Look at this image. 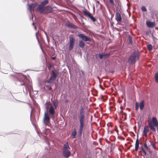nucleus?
I'll use <instances>...</instances> for the list:
<instances>
[{"label":"nucleus","mask_w":158,"mask_h":158,"mask_svg":"<svg viewBox=\"0 0 158 158\" xmlns=\"http://www.w3.org/2000/svg\"><path fill=\"white\" fill-rule=\"evenodd\" d=\"M28 82L29 83L28 84L26 85L23 81H22V80H20L18 78L16 82V84L20 85H24L25 88V91L24 90H23L24 93L26 94H27V89L29 92V95H30L31 92H33V91L32 86L31 83L30 82L29 80L28 81Z\"/></svg>","instance_id":"1"},{"label":"nucleus","mask_w":158,"mask_h":158,"mask_svg":"<svg viewBox=\"0 0 158 158\" xmlns=\"http://www.w3.org/2000/svg\"><path fill=\"white\" fill-rule=\"evenodd\" d=\"M140 54L139 52L137 51H134L130 56L127 60L129 64H135L139 58Z\"/></svg>","instance_id":"2"},{"label":"nucleus","mask_w":158,"mask_h":158,"mask_svg":"<svg viewBox=\"0 0 158 158\" xmlns=\"http://www.w3.org/2000/svg\"><path fill=\"white\" fill-rule=\"evenodd\" d=\"M148 125L150 129L153 132H155L156 131L155 127H156L157 130H158V121L155 117H153L152 121L148 122Z\"/></svg>","instance_id":"3"},{"label":"nucleus","mask_w":158,"mask_h":158,"mask_svg":"<svg viewBox=\"0 0 158 158\" xmlns=\"http://www.w3.org/2000/svg\"><path fill=\"white\" fill-rule=\"evenodd\" d=\"M55 72L53 70H52V73L51 76L48 81V83L53 82L56 79L58 75V72L57 70H55Z\"/></svg>","instance_id":"4"},{"label":"nucleus","mask_w":158,"mask_h":158,"mask_svg":"<svg viewBox=\"0 0 158 158\" xmlns=\"http://www.w3.org/2000/svg\"><path fill=\"white\" fill-rule=\"evenodd\" d=\"M52 10L53 9L51 7L47 6L43 7L42 10L38 11L41 14H46L51 13Z\"/></svg>","instance_id":"5"},{"label":"nucleus","mask_w":158,"mask_h":158,"mask_svg":"<svg viewBox=\"0 0 158 158\" xmlns=\"http://www.w3.org/2000/svg\"><path fill=\"white\" fill-rule=\"evenodd\" d=\"M44 124L45 126L48 125L50 122V117L47 111H45L43 120Z\"/></svg>","instance_id":"6"},{"label":"nucleus","mask_w":158,"mask_h":158,"mask_svg":"<svg viewBox=\"0 0 158 158\" xmlns=\"http://www.w3.org/2000/svg\"><path fill=\"white\" fill-rule=\"evenodd\" d=\"M69 44L68 50L69 51H71L73 49L74 45V38L73 36H69Z\"/></svg>","instance_id":"7"},{"label":"nucleus","mask_w":158,"mask_h":158,"mask_svg":"<svg viewBox=\"0 0 158 158\" xmlns=\"http://www.w3.org/2000/svg\"><path fill=\"white\" fill-rule=\"evenodd\" d=\"M48 3V0H44L42 2L41 4L39 5L37 9V10H43V8L44 6L47 4Z\"/></svg>","instance_id":"8"},{"label":"nucleus","mask_w":158,"mask_h":158,"mask_svg":"<svg viewBox=\"0 0 158 158\" xmlns=\"http://www.w3.org/2000/svg\"><path fill=\"white\" fill-rule=\"evenodd\" d=\"M80 125L79 128L85 129V118H79Z\"/></svg>","instance_id":"9"},{"label":"nucleus","mask_w":158,"mask_h":158,"mask_svg":"<svg viewBox=\"0 0 158 158\" xmlns=\"http://www.w3.org/2000/svg\"><path fill=\"white\" fill-rule=\"evenodd\" d=\"M78 118H85L84 108L83 107H81Z\"/></svg>","instance_id":"10"},{"label":"nucleus","mask_w":158,"mask_h":158,"mask_svg":"<svg viewBox=\"0 0 158 158\" xmlns=\"http://www.w3.org/2000/svg\"><path fill=\"white\" fill-rule=\"evenodd\" d=\"M111 55V53H107L105 54H100L99 53L98 55V57L100 59H105L107 57L109 56L110 55Z\"/></svg>","instance_id":"11"},{"label":"nucleus","mask_w":158,"mask_h":158,"mask_svg":"<svg viewBox=\"0 0 158 158\" xmlns=\"http://www.w3.org/2000/svg\"><path fill=\"white\" fill-rule=\"evenodd\" d=\"M149 127L148 126H145L144 127V129L143 131V135L147 137L148 135V133L149 131Z\"/></svg>","instance_id":"12"},{"label":"nucleus","mask_w":158,"mask_h":158,"mask_svg":"<svg viewBox=\"0 0 158 158\" xmlns=\"http://www.w3.org/2000/svg\"><path fill=\"white\" fill-rule=\"evenodd\" d=\"M63 156L66 158H69L70 156L71 153L70 151L66 150H63L62 151Z\"/></svg>","instance_id":"13"},{"label":"nucleus","mask_w":158,"mask_h":158,"mask_svg":"<svg viewBox=\"0 0 158 158\" xmlns=\"http://www.w3.org/2000/svg\"><path fill=\"white\" fill-rule=\"evenodd\" d=\"M146 24L148 27L152 28L155 26L156 23L154 22H152L148 21L146 22Z\"/></svg>","instance_id":"14"},{"label":"nucleus","mask_w":158,"mask_h":158,"mask_svg":"<svg viewBox=\"0 0 158 158\" xmlns=\"http://www.w3.org/2000/svg\"><path fill=\"white\" fill-rule=\"evenodd\" d=\"M66 26L68 27L71 28H74L77 29L78 27L71 23H69L66 24Z\"/></svg>","instance_id":"15"},{"label":"nucleus","mask_w":158,"mask_h":158,"mask_svg":"<svg viewBox=\"0 0 158 158\" xmlns=\"http://www.w3.org/2000/svg\"><path fill=\"white\" fill-rule=\"evenodd\" d=\"M55 108L53 107L52 106H51L48 110V113L50 115H53L55 114Z\"/></svg>","instance_id":"16"},{"label":"nucleus","mask_w":158,"mask_h":158,"mask_svg":"<svg viewBox=\"0 0 158 158\" xmlns=\"http://www.w3.org/2000/svg\"><path fill=\"white\" fill-rule=\"evenodd\" d=\"M115 19L118 22H120L122 20L121 15L118 12H117L116 13Z\"/></svg>","instance_id":"17"},{"label":"nucleus","mask_w":158,"mask_h":158,"mask_svg":"<svg viewBox=\"0 0 158 158\" xmlns=\"http://www.w3.org/2000/svg\"><path fill=\"white\" fill-rule=\"evenodd\" d=\"M36 4L35 3H32L29 5L28 9L30 11L33 10L35 8Z\"/></svg>","instance_id":"18"},{"label":"nucleus","mask_w":158,"mask_h":158,"mask_svg":"<svg viewBox=\"0 0 158 158\" xmlns=\"http://www.w3.org/2000/svg\"><path fill=\"white\" fill-rule=\"evenodd\" d=\"M144 102L143 101H142L140 103L139 106L140 110H142L144 107Z\"/></svg>","instance_id":"19"},{"label":"nucleus","mask_w":158,"mask_h":158,"mask_svg":"<svg viewBox=\"0 0 158 158\" xmlns=\"http://www.w3.org/2000/svg\"><path fill=\"white\" fill-rule=\"evenodd\" d=\"M85 45V44L81 40L79 41V46L81 48H83L84 47Z\"/></svg>","instance_id":"20"},{"label":"nucleus","mask_w":158,"mask_h":158,"mask_svg":"<svg viewBox=\"0 0 158 158\" xmlns=\"http://www.w3.org/2000/svg\"><path fill=\"white\" fill-rule=\"evenodd\" d=\"M64 148L63 150H68L69 149H70V148L69 147L68 142L64 144Z\"/></svg>","instance_id":"21"},{"label":"nucleus","mask_w":158,"mask_h":158,"mask_svg":"<svg viewBox=\"0 0 158 158\" xmlns=\"http://www.w3.org/2000/svg\"><path fill=\"white\" fill-rule=\"evenodd\" d=\"M58 101L57 99H56L55 101L53 102V104L54 106L55 109H56L57 108L58 105Z\"/></svg>","instance_id":"22"},{"label":"nucleus","mask_w":158,"mask_h":158,"mask_svg":"<svg viewBox=\"0 0 158 158\" xmlns=\"http://www.w3.org/2000/svg\"><path fill=\"white\" fill-rule=\"evenodd\" d=\"M85 129H81V128H79L78 133V135L79 137H81V136L83 131Z\"/></svg>","instance_id":"23"},{"label":"nucleus","mask_w":158,"mask_h":158,"mask_svg":"<svg viewBox=\"0 0 158 158\" xmlns=\"http://www.w3.org/2000/svg\"><path fill=\"white\" fill-rule=\"evenodd\" d=\"M128 40L129 41V43L130 44H132L133 43V38L131 35H129L128 38Z\"/></svg>","instance_id":"24"},{"label":"nucleus","mask_w":158,"mask_h":158,"mask_svg":"<svg viewBox=\"0 0 158 158\" xmlns=\"http://www.w3.org/2000/svg\"><path fill=\"white\" fill-rule=\"evenodd\" d=\"M77 134V131L75 128L73 129V131L72 133V135L73 136V138H76V135Z\"/></svg>","instance_id":"25"},{"label":"nucleus","mask_w":158,"mask_h":158,"mask_svg":"<svg viewBox=\"0 0 158 158\" xmlns=\"http://www.w3.org/2000/svg\"><path fill=\"white\" fill-rule=\"evenodd\" d=\"M83 12L85 16H88V17L91 14L89 12L87 11L86 10H83Z\"/></svg>","instance_id":"26"},{"label":"nucleus","mask_w":158,"mask_h":158,"mask_svg":"<svg viewBox=\"0 0 158 158\" xmlns=\"http://www.w3.org/2000/svg\"><path fill=\"white\" fill-rule=\"evenodd\" d=\"M83 41L86 42L87 41H91V39L89 37H88L85 35Z\"/></svg>","instance_id":"27"},{"label":"nucleus","mask_w":158,"mask_h":158,"mask_svg":"<svg viewBox=\"0 0 158 158\" xmlns=\"http://www.w3.org/2000/svg\"><path fill=\"white\" fill-rule=\"evenodd\" d=\"M155 79L156 82L158 83V72L156 73H155Z\"/></svg>","instance_id":"28"},{"label":"nucleus","mask_w":158,"mask_h":158,"mask_svg":"<svg viewBox=\"0 0 158 158\" xmlns=\"http://www.w3.org/2000/svg\"><path fill=\"white\" fill-rule=\"evenodd\" d=\"M77 36L81 38L82 40H83L85 35L83 34L80 33L78 34Z\"/></svg>","instance_id":"29"},{"label":"nucleus","mask_w":158,"mask_h":158,"mask_svg":"<svg viewBox=\"0 0 158 158\" xmlns=\"http://www.w3.org/2000/svg\"><path fill=\"white\" fill-rule=\"evenodd\" d=\"M89 17L93 22H95L96 21L95 18L91 14L89 16Z\"/></svg>","instance_id":"30"},{"label":"nucleus","mask_w":158,"mask_h":158,"mask_svg":"<svg viewBox=\"0 0 158 158\" xmlns=\"http://www.w3.org/2000/svg\"><path fill=\"white\" fill-rule=\"evenodd\" d=\"M147 48L149 51H152V45L151 44H148L147 45Z\"/></svg>","instance_id":"31"},{"label":"nucleus","mask_w":158,"mask_h":158,"mask_svg":"<svg viewBox=\"0 0 158 158\" xmlns=\"http://www.w3.org/2000/svg\"><path fill=\"white\" fill-rule=\"evenodd\" d=\"M149 142H150V143H151L150 144L152 146V148L154 149H156V148L155 146V143H153L151 141H150Z\"/></svg>","instance_id":"32"},{"label":"nucleus","mask_w":158,"mask_h":158,"mask_svg":"<svg viewBox=\"0 0 158 158\" xmlns=\"http://www.w3.org/2000/svg\"><path fill=\"white\" fill-rule=\"evenodd\" d=\"M22 77H23L24 78H25L26 77V75H24L23 74H19V76L18 77V78H22Z\"/></svg>","instance_id":"33"},{"label":"nucleus","mask_w":158,"mask_h":158,"mask_svg":"<svg viewBox=\"0 0 158 158\" xmlns=\"http://www.w3.org/2000/svg\"><path fill=\"white\" fill-rule=\"evenodd\" d=\"M141 9L143 12H146L147 11V9L145 6H142L141 7Z\"/></svg>","instance_id":"34"},{"label":"nucleus","mask_w":158,"mask_h":158,"mask_svg":"<svg viewBox=\"0 0 158 158\" xmlns=\"http://www.w3.org/2000/svg\"><path fill=\"white\" fill-rule=\"evenodd\" d=\"M48 102L47 101L46 102V103L45 104V108L47 110V111H47V112L48 110V109L49 107L48 105Z\"/></svg>","instance_id":"35"},{"label":"nucleus","mask_w":158,"mask_h":158,"mask_svg":"<svg viewBox=\"0 0 158 158\" xmlns=\"http://www.w3.org/2000/svg\"><path fill=\"white\" fill-rule=\"evenodd\" d=\"M135 145H139V140L138 138H137L136 139Z\"/></svg>","instance_id":"36"},{"label":"nucleus","mask_w":158,"mask_h":158,"mask_svg":"<svg viewBox=\"0 0 158 158\" xmlns=\"http://www.w3.org/2000/svg\"><path fill=\"white\" fill-rule=\"evenodd\" d=\"M54 115L55 114L50 115V118H51L52 119L53 121L55 120V116Z\"/></svg>","instance_id":"37"},{"label":"nucleus","mask_w":158,"mask_h":158,"mask_svg":"<svg viewBox=\"0 0 158 158\" xmlns=\"http://www.w3.org/2000/svg\"><path fill=\"white\" fill-rule=\"evenodd\" d=\"M139 105L138 103L136 102L135 105V110H137L139 108Z\"/></svg>","instance_id":"38"},{"label":"nucleus","mask_w":158,"mask_h":158,"mask_svg":"<svg viewBox=\"0 0 158 158\" xmlns=\"http://www.w3.org/2000/svg\"><path fill=\"white\" fill-rule=\"evenodd\" d=\"M152 38L154 41H155L157 40L156 38L152 34Z\"/></svg>","instance_id":"39"},{"label":"nucleus","mask_w":158,"mask_h":158,"mask_svg":"<svg viewBox=\"0 0 158 158\" xmlns=\"http://www.w3.org/2000/svg\"><path fill=\"white\" fill-rule=\"evenodd\" d=\"M110 3L112 5H114V1L113 0H109Z\"/></svg>","instance_id":"40"},{"label":"nucleus","mask_w":158,"mask_h":158,"mask_svg":"<svg viewBox=\"0 0 158 158\" xmlns=\"http://www.w3.org/2000/svg\"><path fill=\"white\" fill-rule=\"evenodd\" d=\"M144 147L148 150H149V148H148L146 143H144Z\"/></svg>","instance_id":"41"},{"label":"nucleus","mask_w":158,"mask_h":158,"mask_svg":"<svg viewBox=\"0 0 158 158\" xmlns=\"http://www.w3.org/2000/svg\"><path fill=\"white\" fill-rule=\"evenodd\" d=\"M139 148V145H135V150L136 151H137Z\"/></svg>","instance_id":"42"},{"label":"nucleus","mask_w":158,"mask_h":158,"mask_svg":"<svg viewBox=\"0 0 158 158\" xmlns=\"http://www.w3.org/2000/svg\"><path fill=\"white\" fill-rule=\"evenodd\" d=\"M52 67V65L51 63H50L49 64L48 66V69H50Z\"/></svg>","instance_id":"43"},{"label":"nucleus","mask_w":158,"mask_h":158,"mask_svg":"<svg viewBox=\"0 0 158 158\" xmlns=\"http://www.w3.org/2000/svg\"><path fill=\"white\" fill-rule=\"evenodd\" d=\"M81 73H82V74L84 76H85V73L82 70H81Z\"/></svg>","instance_id":"44"},{"label":"nucleus","mask_w":158,"mask_h":158,"mask_svg":"<svg viewBox=\"0 0 158 158\" xmlns=\"http://www.w3.org/2000/svg\"><path fill=\"white\" fill-rule=\"evenodd\" d=\"M35 35H36V39H37V40H38V42H39V38H38V37L37 36V33H36Z\"/></svg>","instance_id":"45"},{"label":"nucleus","mask_w":158,"mask_h":158,"mask_svg":"<svg viewBox=\"0 0 158 158\" xmlns=\"http://www.w3.org/2000/svg\"><path fill=\"white\" fill-rule=\"evenodd\" d=\"M143 153L145 155H146L147 154V153L146 152V151L145 150H143Z\"/></svg>","instance_id":"46"},{"label":"nucleus","mask_w":158,"mask_h":158,"mask_svg":"<svg viewBox=\"0 0 158 158\" xmlns=\"http://www.w3.org/2000/svg\"><path fill=\"white\" fill-rule=\"evenodd\" d=\"M51 58V59L55 60L56 59V56L52 57Z\"/></svg>","instance_id":"47"},{"label":"nucleus","mask_w":158,"mask_h":158,"mask_svg":"<svg viewBox=\"0 0 158 158\" xmlns=\"http://www.w3.org/2000/svg\"><path fill=\"white\" fill-rule=\"evenodd\" d=\"M79 15L80 16V17L81 19L84 18L83 16L82 15H81L80 14H79Z\"/></svg>","instance_id":"48"},{"label":"nucleus","mask_w":158,"mask_h":158,"mask_svg":"<svg viewBox=\"0 0 158 158\" xmlns=\"http://www.w3.org/2000/svg\"><path fill=\"white\" fill-rule=\"evenodd\" d=\"M67 3H69L70 2V0H65Z\"/></svg>","instance_id":"49"},{"label":"nucleus","mask_w":158,"mask_h":158,"mask_svg":"<svg viewBox=\"0 0 158 158\" xmlns=\"http://www.w3.org/2000/svg\"><path fill=\"white\" fill-rule=\"evenodd\" d=\"M141 149L142 150V151H143V150H145L144 149V148H143V146H142L141 147Z\"/></svg>","instance_id":"50"},{"label":"nucleus","mask_w":158,"mask_h":158,"mask_svg":"<svg viewBox=\"0 0 158 158\" xmlns=\"http://www.w3.org/2000/svg\"><path fill=\"white\" fill-rule=\"evenodd\" d=\"M48 89L50 90H51L52 89V88L51 87H50L48 88Z\"/></svg>","instance_id":"51"},{"label":"nucleus","mask_w":158,"mask_h":158,"mask_svg":"<svg viewBox=\"0 0 158 158\" xmlns=\"http://www.w3.org/2000/svg\"><path fill=\"white\" fill-rule=\"evenodd\" d=\"M149 33V32L148 31L146 32V34L147 35H148Z\"/></svg>","instance_id":"52"},{"label":"nucleus","mask_w":158,"mask_h":158,"mask_svg":"<svg viewBox=\"0 0 158 158\" xmlns=\"http://www.w3.org/2000/svg\"><path fill=\"white\" fill-rule=\"evenodd\" d=\"M32 110H31V113H30V118H31V114H32Z\"/></svg>","instance_id":"53"},{"label":"nucleus","mask_w":158,"mask_h":158,"mask_svg":"<svg viewBox=\"0 0 158 158\" xmlns=\"http://www.w3.org/2000/svg\"><path fill=\"white\" fill-rule=\"evenodd\" d=\"M137 138H138V134L137 135Z\"/></svg>","instance_id":"54"},{"label":"nucleus","mask_w":158,"mask_h":158,"mask_svg":"<svg viewBox=\"0 0 158 158\" xmlns=\"http://www.w3.org/2000/svg\"><path fill=\"white\" fill-rule=\"evenodd\" d=\"M155 28H156V29H158V28H157V27H155Z\"/></svg>","instance_id":"55"},{"label":"nucleus","mask_w":158,"mask_h":158,"mask_svg":"<svg viewBox=\"0 0 158 158\" xmlns=\"http://www.w3.org/2000/svg\"><path fill=\"white\" fill-rule=\"evenodd\" d=\"M40 48L42 49V47H41V46L40 45Z\"/></svg>","instance_id":"56"},{"label":"nucleus","mask_w":158,"mask_h":158,"mask_svg":"<svg viewBox=\"0 0 158 158\" xmlns=\"http://www.w3.org/2000/svg\"><path fill=\"white\" fill-rule=\"evenodd\" d=\"M51 48L53 49V47H52Z\"/></svg>","instance_id":"57"},{"label":"nucleus","mask_w":158,"mask_h":158,"mask_svg":"<svg viewBox=\"0 0 158 158\" xmlns=\"http://www.w3.org/2000/svg\"><path fill=\"white\" fill-rule=\"evenodd\" d=\"M124 114H126V113H124Z\"/></svg>","instance_id":"58"},{"label":"nucleus","mask_w":158,"mask_h":158,"mask_svg":"<svg viewBox=\"0 0 158 158\" xmlns=\"http://www.w3.org/2000/svg\"><path fill=\"white\" fill-rule=\"evenodd\" d=\"M34 24V23H32V24H33H33Z\"/></svg>","instance_id":"59"},{"label":"nucleus","mask_w":158,"mask_h":158,"mask_svg":"<svg viewBox=\"0 0 158 158\" xmlns=\"http://www.w3.org/2000/svg\"><path fill=\"white\" fill-rule=\"evenodd\" d=\"M35 29H36V27H35Z\"/></svg>","instance_id":"60"}]
</instances>
